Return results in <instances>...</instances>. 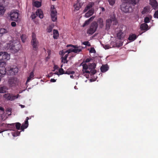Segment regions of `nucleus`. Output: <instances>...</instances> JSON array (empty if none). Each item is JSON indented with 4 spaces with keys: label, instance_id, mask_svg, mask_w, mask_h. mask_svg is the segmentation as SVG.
I'll list each match as a JSON object with an SVG mask.
<instances>
[{
    "label": "nucleus",
    "instance_id": "nucleus-63",
    "mask_svg": "<svg viewBox=\"0 0 158 158\" xmlns=\"http://www.w3.org/2000/svg\"><path fill=\"white\" fill-rule=\"evenodd\" d=\"M53 1H55L56 0H52Z\"/></svg>",
    "mask_w": 158,
    "mask_h": 158
},
{
    "label": "nucleus",
    "instance_id": "nucleus-62",
    "mask_svg": "<svg viewBox=\"0 0 158 158\" xmlns=\"http://www.w3.org/2000/svg\"><path fill=\"white\" fill-rule=\"evenodd\" d=\"M87 80H85V82H87Z\"/></svg>",
    "mask_w": 158,
    "mask_h": 158
},
{
    "label": "nucleus",
    "instance_id": "nucleus-48",
    "mask_svg": "<svg viewBox=\"0 0 158 158\" xmlns=\"http://www.w3.org/2000/svg\"><path fill=\"white\" fill-rule=\"evenodd\" d=\"M144 22L146 23H149L150 22V19L149 18L147 17H146L144 19Z\"/></svg>",
    "mask_w": 158,
    "mask_h": 158
},
{
    "label": "nucleus",
    "instance_id": "nucleus-37",
    "mask_svg": "<svg viewBox=\"0 0 158 158\" xmlns=\"http://www.w3.org/2000/svg\"><path fill=\"white\" fill-rule=\"evenodd\" d=\"M109 2L110 5L113 6L115 2V0H107Z\"/></svg>",
    "mask_w": 158,
    "mask_h": 158
},
{
    "label": "nucleus",
    "instance_id": "nucleus-51",
    "mask_svg": "<svg viewBox=\"0 0 158 158\" xmlns=\"http://www.w3.org/2000/svg\"><path fill=\"white\" fill-rule=\"evenodd\" d=\"M29 119V118L28 117H27L26 118V120L25 121L26 122V124L27 125V123H28V120Z\"/></svg>",
    "mask_w": 158,
    "mask_h": 158
},
{
    "label": "nucleus",
    "instance_id": "nucleus-38",
    "mask_svg": "<svg viewBox=\"0 0 158 158\" xmlns=\"http://www.w3.org/2000/svg\"><path fill=\"white\" fill-rule=\"evenodd\" d=\"M75 73V72L73 71H70L69 69H68L65 72L64 74H74Z\"/></svg>",
    "mask_w": 158,
    "mask_h": 158
},
{
    "label": "nucleus",
    "instance_id": "nucleus-16",
    "mask_svg": "<svg viewBox=\"0 0 158 158\" xmlns=\"http://www.w3.org/2000/svg\"><path fill=\"white\" fill-rule=\"evenodd\" d=\"M17 82V79L16 78L11 77L8 81L10 86L12 87L15 86Z\"/></svg>",
    "mask_w": 158,
    "mask_h": 158
},
{
    "label": "nucleus",
    "instance_id": "nucleus-58",
    "mask_svg": "<svg viewBox=\"0 0 158 158\" xmlns=\"http://www.w3.org/2000/svg\"><path fill=\"white\" fill-rule=\"evenodd\" d=\"M74 88L76 89H78V88H77V87L76 86H75Z\"/></svg>",
    "mask_w": 158,
    "mask_h": 158
},
{
    "label": "nucleus",
    "instance_id": "nucleus-53",
    "mask_svg": "<svg viewBox=\"0 0 158 158\" xmlns=\"http://www.w3.org/2000/svg\"><path fill=\"white\" fill-rule=\"evenodd\" d=\"M56 80L54 79H51L50 80V81L52 82H55L56 81Z\"/></svg>",
    "mask_w": 158,
    "mask_h": 158
},
{
    "label": "nucleus",
    "instance_id": "nucleus-23",
    "mask_svg": "<svg viewBox=\"0 0 158 158\" xmlns=\"http://www.w3.org/2000/svg\"><path fill=\"white\" fill-rule=\"evenodd\" d=\"M150 11V8L148 6H146L144 7L142 12V14H147Z\"/></svg>",
    "mask_w": 158,
    "mask_h": 158
},
{
    "label": "nucleus",
    "instance_id": "nucleus-12",
    "mask_svg": "<svg viewBox=\"0 0 158 158\" xmlns=\"http://www.w3.org/2000/svg\"><path fill=\"white\" fill-rule=\"evenodd\" d=\"M19 13L17 10H12L10 12V16L12 20L17 21L19 17Z\"/></svg>",
    "mask_w": 158,
    "mask_h": 158
},
{
    "label": "nucleus",
    "instance_id": "nucleus-13",
    "mask_svg": "<svg viewBox=\"0 0 158 158\" xmlns=\"http://www.w3.org/2000/svg\"><path fill=\"white\" fill-rule=\"evenodd\" d=\"M10 55L6 52H0V60L6 61L9 60Z\"/></svg>",
    "mask_w": 158,
    "mask_h": 158
},
{
    "label": "nucleus",
    "instance_id": "nucleus-52",
    "mask_svg": "<svg viewBox=\"0 0 158 158\" xmlns=\"http://www.w3.org/2000/svg\"><path fill=\"white\" fill-rule=\"evenodd\" d=\"M58 68V66L56 65H54V69L53 70V71H54L56 69H57Z\"/></svg>",
    "mask_w": 158,
    "mask_h": 158
},
{
    "label": "nucleus",
    "instance_id": "nucleus-4",
    "mask_svg": "<svg viewBox=\"0 0 158 158\" xmlns=\"http://www.w3.org/2000/svg\"><path fill=\"white\" fill-rule=\"evenodd\" d=\"M72 47V48L67 50H63L59 52V54L63 56L66 53L69 54L72 52H73L75 53H78L80 52H81L82 49V47L80 46L73 45L71 44L67 45V47Z\"/></svg>",
    "mask_w": 158,
    "mask_h": 158
},
{
    "label": "nucleus",
    "instance_id": "nucleus-34",
    "mask_svg": "<svg viewBox=\"0 0 158 158\" xmlns=\"http://www.w3.org/2000/svg\"><path fill=\"white\" fill-rule=\"evenodd\" d=\"M25 124L26 122H25V123L22 124V126L21 127V129L22 131H24V129H25L27 128V127H28V123H27V127L26 126L27 125Z\"/></svg>",
    "mask_w": 158,
    "mask_h": 158
},
{
    "label": "nucleus",
    "instance_id": "nucleus-42",
    "mask_svg": "<svg viewBox=\"0 0 158 158\" xmlns=\"http://www.w3.org/2000/svg\"><path fill=\"white\" fill-rule=\"evenodd\" d=\"M59 72L60 73V74L62 75L63 74H64V71L63 69L62 68L60 69L59 70Z\"/></svg>",
    "mask_w": 158,
    "mask_h": 158
},
{
    "label": "nucleus",
    "instance_id": "nucleus-43",
    "mask_svg": "<svg viewBox=\"0 0 158 158\" xmlns=\"http://www.w3.org/2000/svg\"><path fill=\"white\" fill-rule=\"evenodd\" d=\"M83 44L86 46H90V43L88 41H85L83 42Z\"/></svg>",
    "mask_w": 158,
    "mask_h": 158
},
{
    "label": "nucleus",
    "instance_id": "nucleus-19",
    "mask_svg": "<svg viewBox=\"0 0 158 158\" xmlns=\"http://www.w3.org/2000/svg\"><path fill=\"white\" fill-rule=\"evenodd\" d=\"M111 45H112V47H120L122 46L123 45V42L121 41H117L116 43H114V42H112L111 43Z\"/></svg>",
    "mask_w": 158,
    "mask_h": 158
},
{
    "label": "nucleus",
    "instance_id": "nucleus-3",
    "mask_svg": "<svg viewBox=\"0 0 158 158\" xmlns=\"http://www.w3.org/2000/svg\"><path fill=\"white\" fill-rule=\"evenodd\" d=\"M21 45L19 40L16 38H13L7 43L6 49H9L12 52H17L20 49Z\"/></svg>",
    "mask_w": 158,
    "mask_h": 158
},
{
    "label": "nucleus",
    "instance_id": "nucleus-45",
    "mask_svg": "<svg viewBox=\"0 0 158 158\" xmlns=\"http://www.w3.org/2000/svg\"><path fill=\"white\" fill-rule=\"evenodd\" d=\"M89 52L91 53H95L96 52V51L94 48H91L89 50Z\"/></svg>",
    "mask_w": 158,
    "mask_h": 158
},
{
    "label": "nucleus",
    "instance_id": "nucleus-29",
    "mask_svg": "<svg viewBox=\"0 0 158 158\" xmlns=\"http://www.w3.org/2000/svg\"><path fill=\"white\" fill-rule=\"evenodd\" d=\"M124 35L123 32L121 31H120L117 34V37L119 39H121L122 38H123L124 36Z\"/></svg>",
    "mask_w": 158,
    "mask_h": 158
},
{
    "label": "nucleus",
    "instance_id": "nucleus-5",
    "mask_svg": "<svg viewBox=\"0 0 158 158\" xmlns=\"http://www.w3.org/2000/svg\"><path fill=\"white\" fill-rule=\"evenodd\" d=\"M94 5V3L93 2L89 3L86 6L83 11L84 12H86L88 10H89L85 15V17L88 18L92 15L94 13V10L91 8Z\"/></svg>",
    "mask_w": 158,
    "mask_h": 158
},
{
    "label": "nucleus",
    "instance_id": "nucleus-31",
    "mask_svg": "<svg viewBox=\"0 0 158 158\" xmlns=\"http://www.w3.org/2000/svg\"><path fill=\"white\" fill-rule=\"evenodd\" d=\"M34 77V74L33 72H32L31 73L29 77H28L26 82V84H27V83L29 82L30 81L31 79L33 78Z\"/></svg>",
    "mask_w": 158,
    "mask_h": 158
},
{
    "label": "nucleus",
    "instance_id": "nucleus-56",
    "mask_svg": "<svg viewBox=\"0 0 158 158\" xmlns=\"http://www.w3.org/2000/svg\"><path fill=\"white\" fill-rule=\"evenodd\" d=\"M25 89H24V90H22V91H20L19 92V93H20H20H22L23 91H25Z\"/></svg>",
    "mask_w": 158,
    "mask_h": 158
},
{
    "label": "nucleus",
    "instance_id": "nucleus-28",
    "mask_svg": "<svg viewBox=\"0 0 158 158\" xmlns=\"http://www.w3.org/2000/svg\"><path fill=\"white\" fill-rule=\"evenodd\" d=\"M83 5V3H79L78 2H77L76 4L74 5V7L75 10H78L81 7V6Z\"/></svg>",
    "mask_w": 158,
    "mask_h": 158
},
{
    "label": "nucleus",
    "instance_id": "nucleus-18",
    "mask_svg": "<svg viewBox=\"0 0 158 158\" xmlns=\"http://www.w3.org/2000/svg\"><path fill=\"white\" fill-rule=\"evenodd\" d=\"M33 5L36 7L38 8L41 5L42 0H32Z\"/></svg>",
    "mask_w": 158,
    "mask_h": 158
},
{
    "label": "nucleus",
    "instance_id": "nucleus-21",
    "mask_svg": "<svg viewBox=\"0 0 158 158\" xmlns=\"http://www.w3.org/2000/svg\"><path fill=\"white\" fill-rule=\"evenodd\" d=\"M97 26L98 25L99 27L102 28L104 26L103 21L102 19L99 18L98 21L97 23Z\"/></svg>",
    "mask_w": 158,
    "mask_h": 158
},
{
    "label": "nucleus",
    "instance_id": "nucleus-46",
    "mask_svg": "<svg viewBox=\"0 0 158 158\" xmlns=\"http://www.w3.org/2000/svg\"><path fill=\"white\" fill-rule=\"evenodd\" d=\"M52 28L51 26H49L47 29V31L48 32H51L52 31Z\"/></svg>",
    "mask_w": 158,
    "mask_h": 158
},
{
    "label": "nucleus",
    "instance_id": "nucleus-15",
    "mask_svg": "<svg viewBox=\"0 0 158 158\" xmlns=\"http://www.w3.org/2000/svg\"><path fill=\"white\" fill-rule=\"evenodd\" d=\"M5 2L4 1H0V15H3L6 11Z\"/></svg>",
    "mask_w": 158,
    "mask_h": 158
},
{
    "label": "nucleus",
    "instance_id": "nucleus-32",
    "mask_svg": "<svg viewBox=\"0 0 158 158\" xmlns=\"http://www.w3.org/2000/svg\"><path fill=\"white\" fill-rule=\"evenodd\" d=\"M53 38L55 39H57L59 36L58 32L57 30H53Z\"/></svg>",
    "mask_w": 158,
    "mask_h": 158
},
{
    "label": "nucleus",
    "instance_id": "nucleus-17",
    "mask_svg": "<svg viewBox=\"0 0 158 158\" xmlns=\"http://www.w3.org/2000/svg\"><path fill=\"white\" fill-rule=\"evenodd\" d=\"M150 4L154 9L158 8V4L156 0H150Z\"/></svg>",
    "mask_w": 158,
    "mask_h": 158
},
{
    "label": "nucleus",
    "instance_id": "nucleus-6",
    "mask_svg": "<svg viewBox=\"0 0 158 158\" xmlns=\"http://www.w3.org/2000/svg\"><path fill=\"white\" fill-rule=\"evenodd\" d=\"M50 11L51 12L50 15L52 20L53 22L56 21L57 18V12L54 6L53 5L51 6Z\"/></svg>",
    "mask_w": 158,
    "mask_h": 158
},
{
    "label": "nucleus",
    "instance_id": "nucleus-40",
    "mask_svg": "<svg viewBox=\"0 0 158 158\" xmlns=\"http://www.w3.org/2000/svg\"><path fill=\"white\" fill-rule=\"evenodd\" d=\"M53 74L57 75H58L59 76L60 75V73L59 72V71L56 72L54 73H51L49 75H48V77H50Z\"/></svg>",
    "mask_w": 158,
    "mask_h": 158
},
{
    "label": "nucleus",
    "instance_id": "nucleus-22",
    "mask_svg": "<svg viewBox=\"0 0 158 158\" xmlns=\"http://www.w3.org/2000/svg\"><path fill=\"white\" fill-rule=\"evenodd\" d=\"M94 17V16H93L92 17H90L88 20L86 21L84 23L83 25V27H84L88 25L89 23L90 22L93 20Z\"/></svg>",
    "mask_w": 158,
    "mask_h": 158
},
{
    "label": "nucleus",
    "instance_id": "nucleus-2",
    "mask_svg": "<svg viewBox=\"0 0 158 158\" xmlns=\"http://www.w3.org/2000/svg\"><path fill=\"white\" fill-rule=\"evenodd\" d=\"M81 65L83 67L82 75L85 76L87 78L89 77L90 74H94L95 73L96 71L94 69L96 65L95 63H89L87 64L86 63H82L81 64Z\"/></svg>",
    "mask_w": 158,
    "mask_h": 158
},
{
    "label": "nucleus",
    "instance_id": "nucleus-1",
    "mask_svg": "<svg viewBox=\"0 0 158 158\" xmlns=\"http://www.w3.org/2000/svg\"><path fill=\"white\" fill-rule=\"evenodd\" d=\"M124 1L120 6L122 11L125 13H130L132 11L133 7L137 4L139 0H121Z\"/></svg>",
    "mask_w": 158,
    "mask_h": 158
},
{
    "label": "nucleus",
    "instance_id": "nucleus-11",
    "mask_svg": "<svg viewBox=\"0 0 158 158\" xmlns=\"http://www.w3.org/2000/svg\"><path fill=\"white\" fill-rule=\"evenodd\" d=\"M6 63L4 62L0 61V77H2L6 73V71L5 66Z\"/></svg>",
    "mask_w": 158,
    "mask_h": 158
},
{
    "label": "nucleus",
    "instance_id": "nucleus-60",
    "mask_svg": "<svg viewBox=\"0 0 158 158\" xmlns=\"http://www.w3.org/2000/svg\"><path fill=\"white\" fill-rule=\"evenodd\" d=\"M62 67H63V64L61 65V67L62 68Z\"/></svg>",
    "mask_w": 158,
    "mask_h": 158
},
{
    "label": "nucleus",
    "instance_id": "nucleus-30",
    "mask_svg": "<svg viewBox=\"0 0 158 158\" xmlns=\"http://www.w3.org/2000/svg\"><path fill=\"white\" fill-rule=\"evenodd\" d=\"M140 28L142 30H147L148 29V25L145 23H143L140 25Z\"/></svg>",
    "mask_w": 158,
    "mask_h": 158
},
{
    "label": "nucleus",
    "instance_id": "nucleus-61",
    "mask_svg": "<svg viewBox=\"0 0 158 158\" xmlns=\"http://www.w3.org/2000/svg\"><path fill=\"white\" fill-rule=\"evenodd\" d=\"M3 131H0V133H1V132H3Z\"/></svg>",
    "mask_w": 158,
    "mask_h": 158
},
{
    "label": "nucleus",
    "instance_id": "nucleus-33",
    "mask_svg": "<svg viewBox=\"0 0 158 158\" xmlns=\"http://www.w3.org/2000/svg\"><path fill=\"white\" fill-rule=\"evenodd\" d=\"M7 32V30L4 28H1L0 29V37L2 36L3 34L6 33Z\"/></svg>",
    "mask_w": 158,
    "mask_h": 158
},
{
    "label": "nucleus",
    "instance_id": "nucleus-57",
    "mask_svg": "<svg viewBox=\"0 0 158 158\" xmlns=\"http://www.w3.org/2000/svg\"><path fill=\"white\" fill-rule=\"evenodd\" d=\"M20 106L22 108H23L24 107H25L24 105H20Z\"/></svg>",
    "mask_w": 158,
    "mask_h": 158
},
{
    "label": "nucleus",
    "instance_id": "nucleus-49",
    "mask_svg": "<svg viewBox=\"0 0 158 158\" xmlns=\"http://www.w3.org/2000/svg\"><path fill=\"white\" fill-rule=\"evenodd\" d=\"M36 15H35L34 13H32L31 15V18L32 19H34L36 18Z\"/></svg>",
    "mask_w": 158,
    "mask_h": 158
},
{
    "label": "nucleus",
    "instance_id": "nucleus-8",
    "mask_svg": "<svg viewBox=\"0 0 158 158\" xmlns=\"http://www.w3.org/2000/svg\"><path fill=\"white\" fill-rule=\"evenodd\" d=\"M31 44L33 49L35 50H37L39 46V43L36 38L35 35L34 34H33L32 35Z\"/></svg>",
    "mask_w": 158,
    "mask_h": 158
},
{
    "label": "nucleus",
    "instance_id": "nucleus-39",
    "mask_svg": "<svg viewBox=\"0 0 158 158\" xmlns=\"http://www.w3.org/2000/svg\"><path fill=\"white\" fill-rule=\"evenodd\" d=\"M12 134L13 136H19V135L20 134V132L17 131L16 132H12Z\"/></svg>",
    "mask_w": 158,
    "mask_h": 158
},
{
    "label": "nucleus",
    "instance_id": "nucleus-24",
    "mask_svg": "<svg viewBox=\"0 0 158 158\" xmlns=\"http://www.w3.org/2000/svg\"><path fill=\"white\" fill-rule=\"evenodd\" d=\"M137 36L134 34H131L130 35L128 38V40L131 41H133L135 40Z\"/></svg>",
    "mask_w": 158,
    "mask_h": 158
},
{
    "label": "nucleus",
    "instance_id": "nucleus-27",
    "mask_svg": "<svg viewBox=\"0 0 158 158\" xmlns=\"http://www.w3.org/2000/svg\"><path fill=\"white\" fill-rule=\"evenodd\" d=\"M68 53L65 55L64 57L62 56L61 58V62L64 64L67 63L68 62V61L67 60V58L68 56Z\"/></svg>",
    "mask_w": 158,
    "mask_h": 158
},
{
    "label": "nucleus",
    "instance_id": "nucleus-59",
    "mask_svg": "<svg viewBox=\"0 0 158 158\" xmlns=\"http://www.w3.org/2000/svg\"><path fill=\"white\" fill-rule=\"evenodd\" d=\"M104 10V8L103 7H102V10Z\"/></svg>",
    "mask_w": 158,
    "mask_h": 158
},
{
    "label": "nucleus",
    "instance_id": "nucleus-14",
    "mask_svg": "<svg viewBox=\"0 0 158 158\" xmlns=\"http://www.w3.org/2000/svg\"><path fill=\"white\" fill-rule=\"evenodd\" d=\"M7 71H9V73L11 75L15 74L18 73V69L15 66H13L12 67H8L7 68Z\"/></svg>",
    "mask_w": 158,
    "mask_h": 158
},
{
    "label": "nucleus",
    "instance_id": "nucleus-9",
    "mask_svg": "<svg viewBox=\"0 0 158 158\" xmlns=\"http://www.w3.org/2000/svg\"><path fill=\"white\" fill-rule=\"evenodd\" d=\"M20 95L19 94L17 95H15L13 94H10L9 93L6 94H4L3 97L8 100L10 101H13L15 99L18 98L20 97Z\"/></svg>",
    "mask_w": 158,
    "mask_h": 158
},
{
    "label": "nucleus",
    "instance_id": "nucleus-7",
    "mask_svg": "<svg viewBox=\"0 0 158 158\" xmlns=\"http://www.w3.org/2000/svg\"><path fill=\"white\" fill-rule=\"evenodd\" d=\"M117 23L116 19L114 17L107 19L106 21V29L108 30L110 28L111 24L116 25Z\"/></svg>",
    "mask_w": 158,
    "mask_h": 158
},
{
    "label": "nucleus",
    "instance_id": "nucleus-54",
    "mask_svg": "<svg viewBox=\"0 0 158 158\" xmlns=\"http://www.w3.org/2000/svg\"><path fill=\"white\" fill-rule=\"evenodd\" d=\"M89 61H90L89 59L88 58H87L86 59L85 62H89Z\"/></svg>",
    "mask_w": 158,
    "mask_h": 158
},
{
    "label": "nucleus",
    "instance_id": "nucleus-44",
    "mask_svg": "<svg viewBox=\"0 0 158 158\" xmlns=\"http://www.w3.org/2000/svg\"><path fill=\"white\" fill-rule=\"evenodd\" d=\"M0 110H1V113L0 114V115L1 117H2L3 115L2 114L4 113V109L2 107L0 106Z\"/></svg>",
    "mask_w": 158,
    "mask_h": 158
},
{
    "label": "nucleus",
    "instance_id": "nucleus-10",
    "mask_svg": "<svg viewBox=\"0 0 158 158\" xmlns=\"http://www.w3.org/2000/svg\"><path fill=\"white\" fill-rule=\"evenodd\" d=\"M97 28V23L94 22L93 23L89 28L87 31V33L90 35L93 34L96 30Z\"/></svg>",
    "mask_w": 158,
    "mask_h": 158
},
{
    "label": "nucleus",
    "instance_id": "nucleus-47",
    "mask_svg": "<svg viewBox=\"0 0 158 158\" xmlns=\"http://www.w3.org/2000/svg\"><path fill=\"white\" fill-rule=\"evenodd\" d=\"M154 17L155 18L158 19V10L155 12L154 15Z\"/></svg>",
    "mask_w": 158,
    "mask_h": 158
},
{
    "label": "nucleus",
    "instance_id": "nucleus-41",
    "mask_svg": "<svg viewBox=\"0 0 158 158\" xmlns=\"http://www.w3.org/2000/svg\"><path fill=\"white\" fill-rule=\"evenodd\" d=\"M21 124L19 123H16V128L18 130H19L21 127Z\"/></svg>",
    "mask_w": 158,
    "mask_h": 158
},
{
    "label": "nucleus",
    "instance_id": "nucleus-36",
    "mask_svg": "<svg viewBox=\"0 0 158 158\" xmlns=\"http://www.w3.org/2000/svg\"><path fill=\"white\" fill-rule=\"evenodd\" d=\"M102 46L103 48H104L105 49H108L110 48H111L112 47L111 46H112V45H111V44L110 46L108 44L104 45L103 44H102Z\"/></svg>",
    "mask_w": 158,
    "mask_h": 158
},
{
    "label": "nucleus",
    "instance_id": "nucleus-26",
    "mask_svg": "<svg viewBox=\"0 0 158 158\" xmlns=\"http://www.w3.org/2000/svg\"><path fill=\"white\" fill-rule=\"evenodd\" d=\"M7 87L5 86H0V93H5L8 90Z\"/></svg>",
    "mask_w": 158,
    "mask_h": 158
},
{
    "label": "nucleus",
    "instance_id": "nucleus-50",
    "mask_svg": "<svg viewBox=\"0 0 158 158\" xmlns=\"http://www.w3.org/2000/svg\"><path fill=\"white\" fill-rule=\"evenodd\" d=\"M11 25L12 27H15L16 25V23L15 22H12L11 23Z\"/></svg>",
    "mask_w": 158,
    "mask_h": 158
},
{
    "label": "nucleus",
    "instance_id": "nucleus-35",
    "mask_svg": "<svg viewBox=\"0 0 158 158\" xmlns=\"http://www.w3.org/2000/svg\"><path fill=\"white\" fill-rule=\"evenodd\" d=\"M26 38H27L26 35H22L21 36V39L22 42L23 43H24L25 42Z\"/></svg>",
    "mask_w": 158,
    "mask_h": 158
},
{
    "label": "nucleus",
    "instance_id": "nucleus-55",
    "mask_svg": "<svg viewBox=\"0 0 158 158\" xmlns=\"http://www.w3.org/2000/svg\"><path fill=\"white\" fill-rule=\"evenodd\" d=\"M70 77L71 78H72V79H73V78H74V76H73V75H70Z\"/></svg>",
    "mask_w": 158,
    "mask_h": 158
},
{
    "label": "nucleus",
    "instance_id": "nucleus-20",
    "mask_svg": "<svg viewBox=\"0 0 158 158\" xmlns=\"http://www.w3.org/2000/svg\"><path fill=\"white\" fill-rule=\"evenodd\" d=\"M36 15L38 16L40 19L43 18V14L42 10L40 9H38L36 12Z\"/></svg>",
    "mask_w": 158,
    "mask_h": 158
},
{
    "label": "nucleus",
    "instance_id": "nucleus-25",
    "mask_svg": "<svg viewBox=\"0 0 158 158\" xmlns=\"http://www.w3.org/2000/svg\"><path fill=\"white\" fill-rule=\"evenodd\" d=\"M100 69L102 72L104 73L108 70V67L107 64L102 65Z\"/></svg>",
    "mask_w": 158,
    "mask_h": 158
}]
</instances>
